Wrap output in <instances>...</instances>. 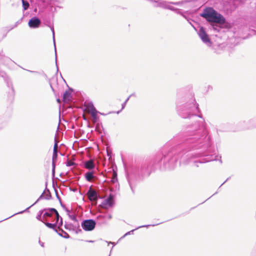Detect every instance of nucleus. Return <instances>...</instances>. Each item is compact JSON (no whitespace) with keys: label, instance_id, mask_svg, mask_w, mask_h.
<instances>
[{"label":"nucleus","instance_id":"obj_18","mask_svg":"<svg viewBox=\"0 0 256 256\" xmlns=\"http://www.w3.org/2000/svg\"><path fill=\"white\" fill-rule=\"evenodd\" d=\"M146 224V225H143V226H139L138 227H137L134 230H131L128 232H127L126 233L124 236H122L121 238H124V237H125L126 236H128V235H130V234H132L133 233H134V232L136 230H138V229H139L141 228H148L150 226H156V225H158L159 224Z\"/></svg>","mask_w":256,"mask_h":256},{"label":"nucleus","instance_id":"obj_51","mask_svg":"<svg viewBox=\"0 0 256 256\" xmlns=\"http://www.w3.org/2000/svg\"><path fill=\"white\" fill-rule=\"evenodd\" d=\"M30 2L32 4V2H34V0H30Z\"/></svg>","mask_w":256,"mask_h":256},{"label":"nucleus","instance_id":"obj_46","mask_svg":"<svg viewBox=\"0 0 256 256\" xmlns=\"http://www.w3.org/2000/svg\"><path fill=\"white\" fill-rule=\"evenodd\" d=\"M229 178H227V179L221 184V186H220V187L223 185L226 181H228V180H229Z\"/></svg>","mask_w":256,"mask_h":256},{"label":"nucleus","instance_id":"obj_23","mask_svg":"<svg viewBox=\"0 0 256 256\" xmlns=\"http://www.w3.org/2000/svg\"><path fill=\"white\" fill-rule=\"evenodd\" d=\"M15 92L14 89L10 90L8 93V100L10 102H12L14 98Z\"/></svg>","mask_w":256,"mask_h":256},{"label":"nucleus","instance_id":"obj_50","mask_svg":"<svg viewBox=\"0 0 256 256\" xmlns=\"http://www.w3.org/2000/svg\"><path fill=\"white\" fill-rule=\"evenodd\" d=\"M86 242H94V240H87Z\"/></svg>","mask_w":256,"mask_h":256},{"label":"nucleus","instance_id":"obj_34","mask_svg":"<svg viewBox=\"0 0 256 256\" xmlns=\"http://www.w3.org/2000/svg\"><path fill=\"white\" fill-rule=\"evenodd\" d=\"M63 222H62V218H60V222H58V230L60 229V228L62 226Z\"/></svg>","mask_w":256,"mask_h":256},{"label":"nucleus","instance_id":"obj_14","mask_svg":"<svg viewBox=\"0 0 256 256\" xmlns=\"http://www.w3.org/2000/svg\"><path fill=\"white\" fill-rule=\"evenodd\" d=\"M58 159V151L57 150H53V154L52 157V178L55 176V170L56 166V162Z\"/></svg>","mask_w":256,"mask_h":256},{"label":"nucleus","instance_id":"obj_15","mask_svg":"<svg viewBox=\"0 0 256 256\" xmlns=\"http://www.w3.org/2000/svg\"><path fill=\"white\" fill-rule=\"evenodd\" d=\"M44 192H43L42 193V194L40 196V197H39V198H38V199L36 200V202L34 204H32L29 207H28V208H26V210H22V211H21V212H18L16 213V214H14L13 215H12V216H9L8 218H6L4 219V220H7V219H8V218H11V217L13 216H14L16 215V214H22V213H24V212H28L30 208H31V207H32L33 206H34L35 204H36L38 201H40V200H42V199H44ZM2 221H3V220H0V222H2Z\"/></svg>","mask_w":256,"mask_h":256},{"label":"nucleus","instance_id":"obj_17","mask_svg":"<svg viewBox=\"0 0 256 256\" xmlns=\"http://www.w3.org/2000/svg\"><path fill=\"white\" fill-rule=\"evenodd\" d=\"M84 167L90 170H93L95 168L96 165L92 160H90L84 162Z\"/></svg>","mask_w":256,"mask_h":256},{"label":"nucleus","instance_id":"obj_7","mask_svg":"<svg viewBox=\"0 0 256 256\" xmlns=\"http://www.w3.org/2000/svg\"><path fill=\"white\" fill-rule=\"evenodd\" d=\"M182 2H176L172 3V4H174L175 5H179L180 4H182ZM172 3H170L168 2H166V1H162L161 0V8H167L168 10H171L174 11L176 14H181L182 16L185 18L186 19V17L185 15H184L182 13L181 10L176 8H174L172 6L170 5Z\"/></svg>","mask_w":256,"mask_h":256},{"label":"nucleus","instance_id":"obj_5","mask_svg":"<svg viewBox=\"0 0 256 256\" xmlns=\"http://www.w3.org/2000/svg\"><path fill=\"white\" fill-rule=\"evenodd\" d=\"M198 34L204 44L208 46H212V42L204 27L201 26L198 32Z\"/></svg>","mask_w":256,"mask_h":256},{"label":"nucleus","instance_id":"obj_44","mask_svg":"<svg viewBox=\"0 0 256 256\" xmlns=\"http://www.w3.org/2000/svg\"><path fill=\"white\" fill-rule=\"evenodd\" d=\"M36 2H38V4L39 2H42V3H44V0H36Z\"/></svg>","mask_w":256,"mask_h":256},{"label":"nucleus","instance_id":"obj_12","mask_svg":"<svg viewBox=\"0 0 256 256\" xmlns=\"http://www.w3.org/2000/svg\"><path fill=\"white\" fill-rule=\"evenodd\" d=\"M64 226L66 230L76 231V234L82 232V230L80 228V225L78 223L77 224V225H74L71 223L66 222Z\"/></svg>","mask_w":256,"mask_h":256},{"label":"nucleus","instance_id":"obj_10","mask_svg":"<svg viewBox=\"0 0 256 256\" xmlns=\"http://www.w3.org/2000/svg\"><path fill=\"white\" fill-rule=\"evenodd\" d=\"M41 24V21L39 18L34 16L30 18L28 22V26L32 28H38Z\"/></svg>","mask_w":256,"mask_h":256},{"label":"nucleus","instance_id":"obj_3","mask_svg":"<svg viewBox=\"0 0 256 256\" xmlns=\"http://www.w3.org/2000/svg\"><path fill=\"white\" fill-rule=\"evenodd\" d=\"M200 16L205 18L209 22L214 24L212 26L213 28L219 31L220 28L216 24L222 25L226 23V20L224 16L220 14L218 12L212 8L208 7L204 10L203 12Z\"/></svg>","mask_w":256,"mask_h":256},{"label":"nucleus","instance_id":"obj_28","mask_svg":"<svg viewBox=\"0 0 256 256\" xmlns=\"http://www.w3.org/2000/svg\"><path fill=\"white\" fill-rule=\"evenodd\" d=\"M6 124V122L4 120L3 117L0 116V130L3 128Z\"/></svg>","mask_w":256,"mask_h":256},{"label":"nucleus","instance_id":"obj_41","mask_svg":"<svg viewBox=\"0 0 256 256\" xmlns=\"http://www.w3.org/2000/svg\"><path fill=\"white\" fill-rule=\"evenodd\" d=\"M27 70L31 73H33V74H40L39 72H38L37 71H34V70Z\"/></svg>","mask_w":256,"mask_h":256},{"label":"nucleus","instance_id":"obj_31","mask_svg":"<svg viewBox=\"0 0 256 256\" xmlns=\"http://www.w3.org/2000/svg\"><path fill=\"white\" fill-rule=\"evenodd\" d=\"M129 99H130L129 98H128L122 104V109L120 110L117 112H116L117 114H119L122 111V110H123L125 108V106H126V104L128 102L129 100Z\"/></svg>","mask_w":256,"mask_h":256},{"label":"nucleus","instance_id":"obj_1","mask_svg":"<svg viewBox=\"0 0 256 256\" xmlns=\"http://www.w3.org/2000/svg\"><path fill=\"white\" fill-rule=\"evenodd\" d=\"M179 143H183L172 149L164 158L166 168H174L179 160L180 164H188L193 159L204 157L200 160H195L203 164L218 160L213 145L212 136L206 126L204 119L195 122L187 128L184 132L179 133L175 137Z\"/></svg>","mask_w":256,"mask_h":256},{"label":"nucleus","instance_id":"obj_13","mask_svg":"<svg viewBox=\"0 0 256 256\" xmlns=\"http://www.w3.org/2000/svg\"><path fill=\"white\" fill-rule=\"evenodd\" d=\"M0 76L4 78L7 86L9 88L10 90L14 89L12 80L7 76L6 72L2 70H0Z\"/></svg>","mask_w":256,"mask_h":256},{"label":"nucleus","instance_id":"obj_37","mask_svg":"<svg viewBox=\"0 0 256 256\" xmlns=\"http://www.w3.org/2000/svg\"><path fill=\"white\" fill-rule=\"evenodd\" d=\"M58 146V142H57L56 138H54V144L53 150H57L56 148H57Z\"/></svg>","mask_w":256,"mask_h":256},{"label":"nucleus","instance_id":"obj_48","mask_svg":"<svg viewBox=\"0 0 256 256\" xmlns=\"http://www.w3.org/2000/svg\"><path fill=\"white\" fill-rule=\"evenodd\" d=\"M198 117L200 118H202V114H198L197 116Z\"/></svg>","mask_w":256,"mask_h":256},{"label":"nucleus","instance_id":"obj_30","mask_svg":"<svg viewBox=\"0 0 256 256\" xmlns=\"http://www.w3.org/2000/svg\"><path fill=\"white\" fill-rule=\"evenodd\" d=\"M68 217L74 222H76L78 223V220L76 218V216L75 214H70Z\"/></svg>","mask_w":256,"mask_h":256},{"label":"nucleus","instance_id":"obj_16","mask_svg":"<svg viewBox=\"0 0 256 256\" xmlns=\"http://www.w3.org/2000/svg\"><path fill=\"white\" fill-rule=\"evenodd\" d=\"M48 26L50 27V30H51L52 32V40H53V42H54V52H55V62H56V66L57 71H58V64H57V55H56V41H55V37H54V26Z\"/></svg>","mask_w":256,"mask_h":256},{"label":"nucleus","instance_id":"obj_27","mask_svg":"<svg viewBox=\"0 0 256 256\" xmlns=\"http://www.w3.org/2000/svg\"><path fill=\"white\" fill-rule=\"evenodd\" d=\"M22 8L24 9V10H27L30 4L28 0H22Z\"/></svg>","mask_w":256,"mask_h":256},{"label":"nucleus","instance_id":"obj_22","mask_svg":"<svg viewBox=\"0 0 256 256\" xmlns=\"http://www.w3.org/2000/svg\"><path fill=\"white\" fill-rule=\"evenodd\" d=\"M60 236L65 238H70V235L62 229L60 228L58 230V232H56Z\"/></svg>","mask_w":256,"mask_h":256},{"label":"nucleus","instance_id":"obj_39","mask_svg":"<svg viewBox=\"0 0 256 256\" xmlns=\"http://www.w3.org/2000/svg\"><path fill=\"white\" fill-rule=\"evenodd\" d=\"M65 211L66 212V214L68 215V216H69L71 214L70 210L69 209H68V208L65 210Z\"/></svg>","mask_w":256,"mask_h":256},{"label":"nucleus","instance_id":"obj_40","mask_svg":"<svg viewBox=\"0 0 256 256\" xmlns=\"http://www.w3.org/2000/svg\"><path fill=\"white\" fill-rule=\"evenodd\" d=\"M60 206H61L65 210L67 208L66 206L62 202H60Z\"/></svg>","mask_w":256,"mask_h":256},{"label":"nucleus","instance_id":"obj_52","mask_svg":"<svg viewBox=\"0 0 256 256\" xmlns=\"http://www.w3.org/2000/svg\"><path fill=\"white\" fill-rule=\"evenodd\" d=\"M50 87H51V88H52V90L54 91V88H52V86L51 85H50Z\"/></svg>","mask_w":256,"mask_h":256},{"label":"nucleus","instance_id":"obj_35","mask_svg":"<svg viewBox=\"0 0 256 256\" xmlns=\"http://www.w3.org/2000/svg\"><path fill=\"white\" fill-rule=\"evenodd\" d=\"M54 216H55L56 222L54 224H56V226H57L58 221L60 220V218H62V217L60 215H59V216H57V215H54Z\"/></svg>","mask_w":256,"mask_h":256},{"label":"nucleus","instance_id":"obj_33","mask_svg":"<svg viewBox=\"0 0 256 256\" xmlns=\"http://www.w3.org/2000/svg\"><path fill=\"white\" fill-rule=\"evenodd\" d=\"M22 18H21L19 20H18L15 24L10 28V29H12L18 26V24H20L22 22Z\"/></svg>","mask_w":256,"mask_h":256},{"label":"nucleus","instance_id":"obj_6","mask_svg":"<svg viewBox=\"0 0 256 256\" xmlns=\"http://www.w3.org/2000/svg\"><path fill=\"white\" fill-rule=\"evenodd\" d=\"M81 226L84 230L92 231L94 229L96 222L93 219L84 220L82 222Z\"/></svg>","mask_w":256,"mask_h":256},{"label":"nucleus","instance_id":"obj_25","mask_svg":"<svg viewBox=\"0 0 256 256\" xmlns=\"http://www.w3.org/2000/svg\"><path fill=\"white\" fill-rule=\"evenodd\" d=\"M44 214V209L41 210L38 212L36 216V218L38 220L42 222L44 221V218H43Z\"/></svg>","mask_w":256,"mask_h":256},{"label":"nucleus","instance_id":"obj_43","mask_svg":"<svg viewBox=\"0 0 256 256\" xmlns=\"http://www.w3.org/2000/svg\"><path fill=\"white\" fill-rule=\"evenodd\" d=\"M104 215H106V218H108V219H110L112 218V216L110 214H104Z\"/></svg>","mask_w":256,"mask_h":256},{"label":"nucleus","instance_id":"obj_21","mask_svg":"<svg viewBox=\"0 0 256 256\" xmlns=\"http://www.w3.org/2000/svg\"><path fill=\"white\" fill-rule=\"evenodd\" d=\"M44 224L48 228L52 229L56 232H58V228H56V224L50 223L46 222H43Z\"/></svg>","mask_w":256,"mask_h":256},{"label":"nucleus","instance_id":"obj_38","mask_svg":"<svg viewBox=\"0 0 256 256\" xmlns=\"http://www.w3.org/2000/svg\"><path fill=\"white\" fill-rule=\"evenodd\" d=\"M55 192H56V198L60 202H62V200H61L60 196H59V194L58 193V192L56 190H55Z\"/></svg>","mask_w":256,"mask_h":256},{"label":"nucleus","instance_id":"obj_19","mask_svg":"<svg viewBox=\"0 0 256 256\" xmlns=\"http://www.w3.org/2000/svg\"><path fill=\"white\" fill-rule=\"evenodd\" d=\"M104 205H108L110 207L112 206L114 204L113 196L112 194H110L106 200L102 202Z\"/></svg>","mask_w":256,"mask_h":256},{"label":"nucleus","instance_id":"obj_54","mask_svg":"<svg viewBox=\"0 0 256 256\" xmlns=\"http://www.w3.org/2000/svg\"><path fill=\"white\" fill-rule=\"evenodd\" d=\"M100 114H102V115H104V114H102V113H100Z\"/></svg>","mask_w":256,"mask_h":256},{"label":"nucleus","instance_id":"obj_24","mask_svg":"<svg viewBox=\"0 0 256 256\" xmlns=\"http://www.w3.org/2000/svg\"><path fill=\"white\" fill-rule=\"evenodd\" d=\"M90 111H91V114H92V116L93 118L95 120V121H96V120L98 118V117L97 116V113L98 112L96 110V108L94 107V106L92 104L91 108H90Z\"/></svg>","mask_w":256,"mask_h":256},{"label":"nucleus","instance_id":"obj_8","mask_svg":"<svg viewBox=\"0 0 256 256\" xmlns=\"http://www.w3.org/2000/svg\"><path fill=\"white\" fill-rule=\"evenodd\" d=\"M44 214L43 218H44V221L48 218H52L53 215H57V216H59V214L57 210L54 208H44Z\"/></svg>","mask_w":256,"mask_h":256},{"label":"nucleus","instance_id":"obj_32","mask_svg":"<svg viewBox=\"0 0 256 256\" xmlns=\"http://www.w3.org/2000/svg\"><path fill=\"white\" fill-rule=\"evenodd\" d=\"M74 164L75 163L74 162L69 160H68L66 162V166H74Z\"/></svg>","mask_w":256,"mask_h":256},{"label":"nucleus","instance_id":"obj_2","mask_svg":"<svg viewBox=\"0 0 256 256\" xmlns=\"http://www.w3.org/2000/svg\"><path fill=\"white\" fill-rule=\"evenodd\" d=\"M176 109L178 115L184 118H190L192 116H196V113L200 112L198 104L192 95L179 98L176 102Z\"/></svg>","mask_w":256,"mask_h":256},{"label":"nucleus","instance_id":"obj_42","mask_svg":"<svg viewBox=\"0 0 256 256\" xmlns=\"http://www.w3.org/2000/svg\"><path fill=\"white\" fill-rule=\"evenodd\" d=\"M106 242H107L108 244H112L113 246H112V248L115 246L114 242H108V241H106Z\"/></svg>","mask_w":256,"mask_h":256},{"label":"nucleus","instance_id":"obj_20","mask_svg":"<svg viewBox=\"0 0 256 256\" xmlns=\"http://www.w3.org/2000/svg\"><path fill=\"white\" fill-rule=\"evenodd\" d=\"M84 177L87 181L92 182V179L94 178V171L90 170L86 172L84 174Z\"/></svg>","mask_w":256,"mask_h":256},{"label":"nucleus","instance_id":"obj_11","mask_svg":"<svg viewBox=\"0 0 256 256\" xmlns=\"http://www.w3.org/2000/svg\"><path fill=\"white\" fill-rule=\"evenodd\" d=\"M73 91L72 88H69L68 90H66L63 94L62 100L64 103H68L72 100V92Z\"/></svg>","mask_w":256,"mask_h":256},{"label":"nucleus","instance_id":"obj_9","mask_svg":"<svg viewBox=\"0 0 256 256\" xmlns=\"http://www.w3.org/2000/svg\"><path fill=\"white\" fill-rule=\"evenodd\" d=\"M86 194L90 201L94 202L96 203L97 202V200L98 198V194L91 186L88 190Z\"/></svg>","mask_w":256,"mask_h":256},{"label":"nucleus","instance_id":"obj_29","mask_svg":"<svg viewBox=\"0 0 256 256\" xmlns=\"http://www.w3.org/2000/svg\"><path fill=\"white\" fill-rule=\"evenodd\" d=\"M106 215L104 214H100L97 216V219L98 220H100L102 223H104L106 222Z\"/></svg>","mask_w":256,"mask_h":256},{"label":"nucleus","instance_id":"obj_49","mask_svg":"<svg viewBox=\"0 0 256 256\" xmlns=\"http://www.w3.org/2000/svg\"><path fill=\"white\" fill-rule=\"evenodd\" d=\"M56 101H57V102H58V103H60V102H61L60 98H58V99L56 100Z\"/></svg>","mask_w":256,"mask_h":256},{"label":"nucleus","instance_id":"obj_47","mask_svg":"<svg viewBox=\"0 0 256 256\" xmlns=\"http://www.w3.org/2000/svg\"><path fill=\"white\" fill-rule=\"evenodd\" d=\"M135 96L134 93H132V94H131L128 98H130L131 96Z\"/></svg>","mask_w":256,"mask_h":256},{"label":"nucleus","instance_id":"obj_36","mask_svg":"<svg viewBox=\"0 0 256 256\" xmlns=\"http://www.w3.org/2000/svg\"><path fill=\"white\" fill-rule=\"evenodd\" d=\"M58 146V142H57L56 138H54V144L53 150H57L56 148H57Z\"/></svg>","mask_w":256,"mask_h":256},{"label":"nucleus","instance_id":"obj_26","mask_svg":"<svg viewBox=\"0 0 256 256\" xmlns=\"http://www.w3.org/2000/svg\"><path fill=\"white\" fill-rule=\"evenodd\" d=\"M46 186H47V182L46 183ZM46 192L44 196V199L49 200L52 198V195L49 190L46 188Z\"/></svg>","mask_w":256,"mask_h":256},{"label":"nucleus","instance_id":"obj_4","mask_svg":"<svg viewBox=\"0 0 256 256\" xmlns=\"http://www.w3.org/2000/svg\"><path fill=\"white\" fill-rule=\"evenodd\" d=\"M150 172L149 170V166L148 163L143 164L140 168L139 166L132 167L130 172H127L126 178L130 188L133 194L134 193L135 184L132 180L133 176H149Z\"/></svg>","mask_w":256,"mask_h":256},{"label":"nucleus","instance_id":"obj_53","mask_svg":"<svg viewBox=\"0 0 256 256\" xmlns=\"http://www.w3.org/2000/svg\"><path fill=\"white\" fill-rule=\"evenodd\" d=\"M84 120H86V118H84Z\"/></svg>","mask_w":256,"mask_h":256},{"label":"nucleus","instance_id":"obj_45","mask_svg":"<svg viewBox=\"0 0 256 256\" xmlns=\"http://www.w3.org/2000/svg\"><path fill=\"white\" fill-rule=\"evenodd\" d=\"M39 244L42 247H44V243L42 242L40 240H39Z\"/></svg>","mask_w":256,"mask_h":256}]
</instances>
